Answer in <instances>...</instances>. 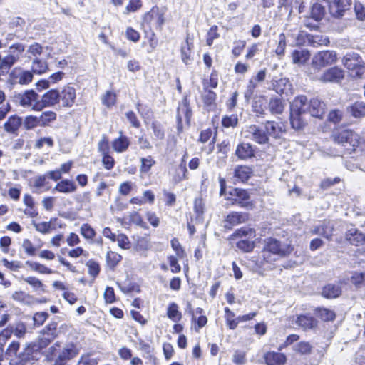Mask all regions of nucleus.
<instances>
[{
    "instance_id": "nucleus-1",
    "label": "nucleus",
    "mask_w": 365,
    "mask_h": 365,
    "mask_svg": "<svg viewBox=\"0 0 365 365\" xmlns=\"http://www.w3.org/2000/svg\"><path fill=\"white\" fill-rule=\"evenodd\" d=\"M293 248L290 245L282 246L276 239L268 238L264 241V246L261 255L252 262L255 263L256 269L264 267L266 265H267V268H271L274 262L279 257L290 254Z\"/></svg>"
},
{
    "instance_id": "nucleus-2",
    "label": "nucleus",
    "mask_w": 365,
    "mask_h": 365,
    "mask_svg": "<svg viewBox=\"0 0 365 365\" xmlns=\"http://www.w3.org/2000/svg\"><path fill=\"white\" fill-rule=\"evenodd\" d=\"M78 354L77 346L69 343L61 349L58 342L55 343L46 351V358L49 361H53V365H66L68 361L74 358Z\"/></svg>"
},
{
    "instance_id": "nucleus-3",
    "label": "nucleus",
    "mask_w": 365,
    "mask_h": 365,
    "mask_svg": "<svg viewBox=\"0 0 365 365\" xmlns=\"http://www.w3.org/2000/svg\"><path fill=\"white\" fill-rule=\"evenodd\" d=\"M307 98L304 96H299L294 98L290 105V122L292 127L299 130L305 125L303 115L308 112Z\"/></svg>"
},
{
    "instance_id": "nucleus-4",
    "label": "nucleus",
    "mask_w": 365,
    "mask_h": 365,
    "mask_svg": "<svg viewBox=\"0 0 365 365\" xmlns=\"http://www.w3.org/2000/svg\"><path fill=\"white\" fill-rule=\"evenodd\" d=\"M219 182L220 185V195H225L227 200H231L232 204H238L242 207H252V204L248 201L250 195L248 192L242 189L234 188L232 189L229 195H227L226 190V182L222 178H219Z\"/></svg>"
},
{
    "instance_id": "nucleus-5",
    "label": "nucleus",
    "mask_w": 365,
    "mask_h": 365,
    "mask_svg": "<svg viewBox=\"0 0 365 365\" xmlns=\"http://www.w3.org/2000/svg\"><path fill=\"white\" fill-rule=\"evenodd\" d=\"M13 101L16 105L25 108H29L34 111H41L39 96L34 90H26L14 94Z\"/></svg>"
},
{
    "instance_id": "nucleus-6",
    "label": "nucleus",
    "mask_w": 365,
    "mask_h": 365,
    "mask_svg": "<svg viewBox=\"0 0 365 365\" xmlns=\"http://www.w3.org/2000/svg\"><path fill=\"white\" fill-rule=\"evenodd\" d=\"M333 137L334 141L344 146L349 153L355 151L360 145L359 136L350 130L336 132Z\"/></svg>"
},
{
    "instance_id": "nucleus-7",
    "label": "nucleus",
    "mask_w": 365,
    "mask_h": 365,
    "mask_svg": "<svg viewBox=\"0 0 365 365\" xmlns=\"http://www.w3.org/2000/svg\"><path fill=\"white\" fill-rule=\"evenodd\" d=\"M24 51V46L21 43L12 45L9 48L10 53L4 58H1L0 70L3 72L8 71L11 67L19 59L20 56Z\"/></svg>"
},
{
    "instance_id": "nucleus-8",
    "label": "nucleus",
    "mask_w": 365,
    "mask_h": 365,
    "mask_svg": "<svg viewBox=\"0 0 365 365\" xmlns=\"http://www.w3.org/2000/svg\"><path fill=\"white\" fill-rule=\"evenodd\" d=\"M337 60L336 53L334 51H322L316 53L312 58V65L317 68L334 64Z\"/></svg>"
},
{
    "instance_id": "nucleus-9",
    "label": "nucleus",
    "mask_w": 365,
    "mask_h": 365,
    "mask_svg": "<svg viewBox=\"0 0 365 365\" xmlns=\"http://www.w3.org/2000/svg\"><path fill=\"white\" fill-rule=\"evenodd\" d=\"M245 137L259 144H265L269 142V137L264 130L256 125L247 126L244 130Z\"/></svg>"
},
{
    "instance_id": "nucleus-10",
    "label": "nucleus",
    "mask_w": 365,
    "mask_h": 365,
    "mask_svg": "<svg viewBox=\"0 0 365 365\" xmlns=\"http://www.w3.org/2000/svg\"><path fill=\"white\" fill-rule=\"evenodd\" d=\"M57 336V324L56 323L48 324L41 332L38 339L39 347L41 349L46 347Z\"/></svg>"
},
{
    "instance_id": "nucleus-11",
    "label": "nucleus",
    "mask_w": 365,
    "mask_h": 365,
    "mask_svg": "<svg viewBox=\"0 0 365 365\" xmlns=\"http://www.w3.org/2000/svg\"><path fill=\"white\" fill-rule=\"evenodd\" d=\"M33 73L29 71H24L21 68H14L9 74V80L13 84L26 85L32 81Z\"/></svg>"
},
{
    "instance_id": "nucleus-12",
    "label": "nucleus",
    "mask_w": 365,
    "mask_h": 365,
    "mask_svg": "<svg viewBox=\"0 0 365 365\" xmlns=\"http://www.w3.org/2000/svg\"><path fill=\"white\" fill-rule=\"evenodd\" d=\"M351 5V0H332L329 4L330 14L335 18L342 17Z\"/></svg>"
},
{
    "instance_id": "nucleus-13",
    "label": "nucleus",
    "mask_w": 365,
    "mask_h": 365,
    "mask_svg": "<svg viewBox=\"0 0 365 365\" xmlns=\"http://www.w3.org/2000/svg\"><path fill=\"white\" fill-rule=\"evenodd\" d=\"M344 78V71L338 67H332L326 70L319 77V80L322 83L341 82Z\"/></svg>"
},
{
    "instance_id": "nucleus-14",
    "label": "nucleus",
    "mask_w": 365,
    "mask_h": 365,
    "mask_svg": "<svg viewBox=\"0 0 365 365\" xmlns=\"http://www.w3.org/2000/svg\"><path fill=\"white\" fill-rule=\"evenodd\" d=\"M20 344L17 341H12L9 346L7 347L5 354L9 358H11L14 356H17L19 359L22 361H25L29 359V356L31 354V349L30 346L28 345L26 348H25L24 352H19L18 354V351L19 349Z\"/></svg>"
},
{
    "instance_id": "nucleus-15",
    "label": "nucleus",
    "mask_w": 365,
    "mask_h": 365,
    "mask_svg": "<svg viewBox=\"0 0 365 365\" xmlns=\"http://www.w3.org/2000/svg\"><path fill=\"white\" fill-rule=\"evenodd\" d=\"M60 101V92L58 90L51 89L44 93L39 100L41 110L44 108L54 106Z\"/></svg>"
},
{
    "instance_id": "nucleus-16",
    "label": "nucleus",
    "mask_w": 365,
    "mask_h": 365,
    "mask_svg": "<svg viewBox=\"0 0 365 365\" xmlns=\"http://www.w3.org/2000/svg\"><path fill=\"white\" fill-rule=\"evenodd\" d=\"M144 20L150 26L155 27L156 29H161L165 22L163 14L158 9H152L150 11L145 14Z\"/></svg>"
},
{
    "instance_id": "nucleus-17",
    "label": "nucleus",
    "mask_w": 365,
    "mask_h": 365,
    "mask_svg": "<svg viewBox=\"0 0 365 365\" xmlns=\"http://www.w3.org/2000/svg\"><path fill=\"white\" fill-rule=\"evenodd\" d=\"M326 106L324 102L318 98H312L309 101L308 112L311 116L317 118H322L325 113Z\"/></svg>"
},
{
    "instance_id": "nucleus-18",
    "label": "nucleus",
    "mask_w": 365,
    "mask_h": 365,
    "mask_svg": "<svg viewBox=\"0 0 365 365\" xmlns=\"http://www.w3.org/2000/svg\"><path fill=\"white\" fill-rule=\"evenodd\" d=\"M76 93L73 87L66 86L60 92V101L64 107H71L76 101Z\"/></svg>"
},
{
    "instance_id": "nucleus-19",
    "label": "nucleus",
    "mask_w": 365,
    "mask_h": 365,
    "mask_svg": "<svg viewBox=\"0 0 365 365\" xmlns=\"http://www.w3.org/2000/svg\"><path fill=\"white\" fill-rule=\"evenodd\" d=\"M35 229L42 233L47 234L56 229V227H62V224L58 222L57 218L53 217L49 222H41L34 224Z\"/></svg>"
},
{
    "instance_id": "nucleus-20",
    "label": "nucleus",
    "mask_w": 365,
    "mask_h": 365,
    "mask_svg": "<svg viewBox=\"0 0 365 365\" xmlns=\"http://www.w3.org/2000/svg\"><path fill=\"white\" fill-rule=\"evenodd\" d=\"M346 240L351 245L359 246L363 244L365 235L356 227H350L346 232Z\"/></svg>"
},
{
    "instance_id": "nucleus-21",
    "label": "nucleus",
    "mask_w": 365,
    "mask_h": 365,
    "mask_svg": "<svg viewBox=\"0 0 365 365\" xmlns=\"http://www.w3.org/2000/svg\"><path fill=\"white\" fill-rule=\"evenodd\" d=\"M333 225L330 221H324L319 225L315 226L311 230V232L314 235H320L327 239H330L332 235Z\"/></svg>"
},
{
    "instance_id": "nucleus-22",
    "label": "nucleus",
    "mask_w": 365,
    "mask_h": 365,
    "mask_svg": "<svg viewBox=\"0 0 365 365\" xmlns=\"http://www.w3.org/2000/svg\"><path fill=\"white\" fill-rule=\"evenodd\" d=\"M363 62L361 58L357 53H347L342 60L343 65L349 69L351 73Z\"/></svg>"
},
{
    "instance_id": "nucleus-23",
    "label": "nucleus",
    "mask_w": 365,
    "mask_h": 365,
    "mask_svg": "<svg viewBox=\"0 0 365 365\" xmlns=\"http://www.w3.org/2000/svg\"><path fill=\"white\" fill-rule=\"evenodd\" d=\"M310 56L309 51L304 48L295 49L291 53L292 63L299 66L305 64Z\"/></svg>"
},
{
    "instance_id": "nucleus-24",
    "label": "nucleus",
    "mask_w": 365,
    "mask_h": 365,
    "mask_svg": "<svg viewBox=\"0 0 365 365\" xmlns=\"http://www.w3.org/2000/svg\"><path fill=\"white\" fill-rule=\"evenodd\" d=\"M247 219L245 214L233 212L227 216L224 226L225 228L231 229L233 226L245 222Z\"/></svg>"
},
{
    "instance_id": "nucleus-25",
    "label": "nucleus",
    "mask_w": 365,
    "mask_h": 365,
    "mask_svg": "<svg viewBox=\"0 0 365 365\" xmlns=\"http://www.w3.org/2000/svg\"><path fill=\"white\" fill-rule=\"evenodd\" d=\"M119 133V137L112 141V148L117 153H124L130 145V140L128 137L123 135L122 131H120Z\"/></svg>"
},
{
    "instance_id": "nucleus-26",
    "label": "nucleus",
    "mask_w": 365,
    "mask_h": 365,
    "mask_svg": "<svg viewBox=\"0 0 365 365\" xmlns=\"http://www.w3.org/2000/svg\"><path fill=\"white\" fill-rule=\"evenodd\" d=\"M264 358L267 365H283L286 362V356L282 353L269 351Z\"/></svg>"
},
{
    "instance_id": "nucleus-27",
    "label": "nucleus",
    "mask_w": 365,
    "mask_h": 365,
    "mask_svg": "<svg viewBox=\"0 0 365 365\" xmlns=\"http://www.w3.org/2000/svg\"><path fill=\"white\" fill-rule=\"evenodd\" d=\"M317 322L310 314H300L296 319V324L304 330L313 329L317 326Z\"/></svg>"
},
{
    "instance_id": "nucleus-28",
    "label": "nucleus",
    "mask_w": 365,
    "mask_h": 365,
    "mask_svg": "<svg viewBox=\"0 0 365 365\" xmlns=\"http://www.w3.org/2000/svg\"><path fill=\"white\" fill-rule=\"evenodd\" d=\"M265 133L267 136H272L274 138H280L283 133V128L281 125L274 121H267L264 125Z\"/></svg>"
},
{
    "instance_id": "nucleus-29",
    "label": "nucleus",
    "mask_w": 365,
    "mask_h": 365,
    "mask_svg": "<svg viewBox=\"0 0 365 365\" xmlns=\"http://www.w3.org/2000/svg\"><path fill=\"white\" fill-rule=\"evenodd\" d=\"M235 153L242 160L250 158L254 155V150L250 143H241L237 147Z\"/></svg>"
},
{
    "instance_id": "nucleus-30",
    "label": "nucleus",
    "mask_w": 365,
    "mask_h": 365,
    "mask_svg": "<svg viewBox=\"0 0 365 365\" xmlns=\"http://www.w3.org/2000/svg\"><path fill=\"white\" fill-rule=\"evenodd\" d=\"M77 189L75 183L70 180H63L58 182L54 190L62 193H71L74 192Z\"/></svg>"
},
{
    "instance_id": "nucleus-31",
    "label": "nucleus",
    "mask_w": 365,
    "mask_h": 365,
    "mask_svg": "<svg viewBox=\"0 0 365 365\" xmlns=\"http://www.w3.org/2000/svg\"><path fill=\"white\" fill-rule=\"evenodd\" d=\"M348 280L356 288L365 287V272L354 271L350 273Z\"/></svg>"
},
{
    "instance_id": "nucleus-32",
    "label": "nucleus",
    "mask_w": 365,
    "mask_h": 365,
    "mask_svg": "<svg viewBox=\"0 0 365 365\" xmlns=\"http://www.w3.org/2000/svg\"><path fill=\"white\" fill-rule=\"evenodd\" d=\"M192 47V43L189 41V38H187L181 47V59L187 65L190 64L192 60L191 57Z\"/></svg>"
},
{
    "instance_id": "nucleus-33",
    "label": "nucleus",
    "mask_w": 365,
    "mask_h": 365,
    "mask_svg": "<svg viewBox=\"0 0 365 365\" xmlns=\"http://www.w3.org/2000/svg\"><path fill=\"white\" fill-rule=\"evenodd\" d=\"M21 124V119L16 116H11L8 120L4 123V127L7 133H16Z\"/></svg>"
},
{
    "instance_id": "nucleus-34",
    "label": "nucleus",
    "mask_w": 365,
    "mask_h": 365,
    "mask_svg": "<svg viewBox=\"0 0 365 365\" xmlns=\"http://www.w3.org/2000/svg\"><path fill=\"white\" fill-rule=\"evenodd\" d=\"M341 293V288L339 285L328 284L323 288L322 295L326 298H336Z\"/></svg>"
},
{
    "instance_id": "nucleus-35",
    "label": "nucleus",
    "mask_w": 365,
    "mask_h": 365,
    "mask_svg": "<svg viewBox=\"0 0 365 365\" xmlns=\"http://www.w3.org/2000/svg\"><path fill=\"white\" fill-rule=\"evenodd\" d=\"M255 235V231L254 229L247 227H243L237 230L232 234V238L235 239L237 237H245L246 239H253Z\"/></svg>"
},
{
    "instance_id": "nucleus-36",
    "label": "nucleus",
    "mask_w": 365,
    "mask_h": 365,
    "mask_svg": "<svg viewBox=\"0 0 365 365\" xmlns=\"http://www.w3.org/2000/svg\"><path fill=\"white\" fill-rule=\"evenodd\" d=\"M348 110L354 118H362L365 116V103L356 102L351 106Z\"/></svg>"
},
{
    "instance_id": "nucleus-37",
    "label": "nucleus",
    "mask_w": 365,
    "mask_h": 365,
    "mask_svg": "<svg viewBox=\"0 0 365 365\" xmlns=\"http://www.w3.org/2000/svg\"><path fill=\"white\" fill-rule=\"evenodd\" d=\"M26 264L31 270L40 274H50L53 272L50 268L36 262L26 261Z\"/></svg>"
},
{
    "instance_id": "nucleus-38",
    "label": "nucleus",
    "mask_w": 365,
    "mask_h": 365,
    "mask_svg": "<svg viewBox=\"0 0 365 365\" xmlns=\"http://www.w3.org/2000/svg\"><path fill=\"white\" fill-rule=\"evenodd\" d=\"M167 315L172 321L177 322L182 318V314L178 309V306L175 303H171L167 309Z\"/></svg>"
},
{
    "instance_id": "nucleus-39",
    "label": "nucleus",
    "mask_w": 365,
    "mask_h": 365,
    "mask_svg": "<svg viewBox=\"0 0 365 365\" xmlns=\"http://www.w3.org/2000/svg\"><path fill=\"white\" fill-rule=\"evenodd\" d=\"M290 83L287 78H281L274 84L275 91L279 94H287L290 91Z\"/></svg>"
},
{
    "instance_id": "nucleus-40",
    "label": "nucleus",
    "mask_w": 365,
    "mask_h": 365,
    "mask_svg": "<svg viewBox=\"0 0 365 365\" xmlns=\"http://www.w3.org/2000/svg\"><path fill=\"white\" fill-rule=\"evenodd\" d=\"M251 173L252 170L250 168L247 166H239L235 170V177L243 182L250 178Z\"/></svg>"
},
{
    "instance_id": "nucleus-41",
    "label": "nucleus",
    "mask_w": 365,
    "mask_h": 365,
    "mask_svg": "<svg viewBox=\"0 0 365 365\" xmlns=\"http://www.w3.org/2000/svg\"><path fill=\"white\" fill-rule=\"evenodd\" d=\"M211 139V142L210 143V148H209V152H212L214 149V140L215 138H212V130L210 128L201 131L200 135L199 141H200L202 143H205L207 141H209Z\"/></svg>"
},
{
    "instance_id": "nucleus-42",
    "label": "nucleus",
    "mask_w": 365,
    "mask_h": 365,
    "mask_svg": "<svg viewBox=\"0 0 365 365\" xmlns=\"http://www.w3.org/2000/svg\"><path fill=\"white\" fill-rule=\"evenodd\" d=\"M23 279L28 284L31 286L35 291H39L42 292H45V286L39 279L35 277H27L23 278Z\"/></svg>"
},
{
    "instance_id": "nucleus-43",
    "label": "nucleus",
    "mask_w": 365,
    "mask_h": 365,
    "mask_svg": "<svg viewBox=\"0 0 365 365\" xmlns=\"http://www.w3.org/2000/svg\"><path fill=\"white\" fill-rule=\"evenodd\" d=\"M202 98L207 107L210 109L215 107V102L216 100V94L215 92L208 90L207 88H205Z\"/></svg>"
},
{
    "instance_id": "nucleus-44",
    "label": "nucleus",
    "mask_w": 365,
    "mask_h": 365,
    "mask_svg": "<svg viewBox=\"0 0 365 365\" xmlns=\"http://www.w3.org/2000/svg\"><path fill=\"white\" fill-rule=\"evenodd\" d=\"M31 69L32 72L41 74L48 70V65L46 61L36 58L32 62Z\"/></svg>"
},
{
    "instance_id": "nucleus-45",
    "label": "nucleus",
    "mask_w": 365,
    "mask_h": 365,
    "mask_svg": "<svg viewBox=\"0 0 365 365\" xmlns=\"http://www.w3.org/2000/svg\"><path fill=\"white\" fill-rule=\"evenodd\" d=\"M40 120V125L41 127L48 125L49 123L53 121L56 118V113L53 111H45L43 112L40 116H38Z\"/></svg>"
},
{
    "instance_id": "nucleus-46",
    "label": "nucleus",
    "mask_w": 365,
    "mask_h": 365,
    "mask_svg": "<svg viewBox=\"0 0 365 365\" xmlns=\"http://www.w3.org/2000/svg\"><path fill=\"white\" fill-rule=\"evenodd\" d=\"M121 259V255L117 252L109 251L106 255L107 264L111 268H114Z\"/></svg>"
},
{
    "instance_id": "nucleus-47",
    "label": "nucleus",
    "mask_w": 365,
    "mask_h": 365,
    "mask_svg": "<svg viewBox=\"0 0 365 365\" xmlns=\"http://www.w3.org/2000/svg\"><path fill=\"white\" fill-rule=\"evenodd\" d=\"M205 205L202 198H197L194 202V210L197 215L196 220L202 222L203 220L202 215L204 214Z\"/></svg>"
},
{
    "instance_id": "nucleus-48",
    "label": "nucleus",
    "mask_w": 365,
    "mask_h": 365,
    "mask_svg": "<svg viewBox=\"0 0 365 365\" xmlns=\"http://www.w3.org/2000/svg\"><path fill=\"white\" fill-rule=\"evenodd\" d=\"M255 246V242L249 240V239H242L237 242V248L245 252L252 251Z\"/></svg>"
},
{
    "instance_id": "nucleus-49",
    "label": "nucleus",
    "mask_w": 365,
    "mask_h": 365,
    "mask_svg": "<svg viewBox=\"0 0 365 365\" xmlns=\"http://www.w3.org/2000/svg\"><path fill=\"white\" fill-rule=\"evenodd\" d=\"M312 349V346L310 344L306 341H301L293 346L294 351L300 354H309L311 353Z\"/></svg>"
},
{
    "instance_id": "nucleus-50",
    "label": "nucleus",
    "mask_w": 365,
    "mask_h": 365,
    "mask_svg": "<svg viewBox=\"0 0 365 365\" xmlns=\"http://www.w3.org/2000/svg\"><path fill=\"white\" fill-rule=\"evenodd\" d=\"M141 165L140 168V171L142 173H148L152 168V166L155 163V161L151 156H148L147 158H142L140 159Z\"/></svg>"
},
{
    "instance_id": "nucleus-51",
    "label": "nucleus",
    "mask_w": 365,
    "mask_h": 365,
    "mask_svg": "<svg viewBox=\"0 0 365 365\" xmlns=\"http://www.w3.org/2000/svg\"><path fill=\"white\" fill-rule=\"evenodd\" d=\"M38 116L28 115L24 119V126L27 130L41 126Z\"/></svg>"
},
{
    "instance_id": "nucleus-52",
    "label": "nucleus",
    "mask_w": 365,
    "mask_h": 365,
    "mask_svg": "<svg viewBox=\"0 0 365 365\" xmlns=\"http://www.w3.org/2000/svg\"><path fill=\"white\" fill-rule=\"evenodd\" d=\"M269 110L273 114L282 113L284 110V106L280 100L272 99L269 103Z\"/></svg>"
},
{
    "instance_id": "nucleus-53",
    "label": "nucleus",
    "mask_w": 365,
    "mask_h": 365,
    "mask_svg": "<svg viewBox=\"0 0 365 365\" xmlns=\"http://www.w3.org/2000/svg\"><path fill=\"white\" fill-rule=\"evenodd\" d=\"M318 316L324 321H332L336 317L335 313L332 310L326 308L319 309Z\"/></svg>"
},
{
    "instance_id": "nucleus-54",
    "label": "nucleus",
    "mask_w": 365,
    "mask_h": 365,
    "mask_svg": "<svg viewBox=\"0 0 365 365\" xmlns=\"http://www.w3.org/2000/svg\"><path fill=\"white\" fill-rule=\"evenodd\" d=\"M142 7L141 0H130L125 8L124 14L135 12Z\"/></svg>"
},
{
    "instance_id": "nucleus-55",
    "label": "nucleus",
    "mask_w": 365,
    "mask_h": 365,
    "mask_svg": "<svg viewBox=\"0 0 365 365\" xmlns=\"http://www.w3.org/2000/svg\"><path fill=\"white\" fill-rule=\"evenodd\" d=\"M286 48V36L285 34L282 33L278 36V45L275 49V53L277 56H283L284 54Z\"/></svg>"
},
{
    "instance_id": "nucleus-56",
    "label": "nucleus",
    "mask_w": 365,
    "mask_h": 365,
    "mask_svg": "<svg viewBox=\"0 0 365 365\" xmlns=\"http://www.w3.org/2000/svg\"><path fill=\"white\" fill-rule=\"evenodd\" d=\"M14 335L18 338H23L26 332V327L22 322H18L11 326Z\"/></svg>"
},
{
    "instance_id": "nucleus-57",
    "label": "nucleus",
    "mask_w": 365,
    "mask_h": 365,
    "mask_svg": "<svg viewBox=\"0 0 365 365\" xmlns=\"http://www.w3.org/2000/svg\"><path fill=\"white\" fill-rule=\"evenodd\" d=\"M81 234L87 240H93L96 232L88 224L86 223L81 227Z\"/></svg>"
},
{
    "instance_id": "nucleus-58",
    "label": "nucleus",
    "mask_w": 365,
    "mask_h": 365,
    "mask_svg": "<svg viewBox=\"0 0 365 365\" xmlns=\"http://www.w3.org/2000/svg\"><path fill=\"white\" fill-rule=\"evenodd\" d=\"M151 247V242L148 237H140L137 240L136 248L138 250H148Z\"/></svg>"
},
{
    "instance_id": "nucleus-59",
    "label": "nucleus",
    "mask_w": 365,
    "mask_h": 365,
    "mask_svg": "<svg viewBox=\"0 0 365 365\" xmlns=\"http://www.w3.org/2000/svg\"><path fill=\"white\" fill-rule=\"evenodd\" d=\"M312 16L316 20L321 19L324 14V8L320 4H314L312 7Z\"/></svg>"
},
{
    "instance_id": "nucleus-60",
    "label": "nucleus",
    "mask_w": 365,
    "mask_h": 365,
    "mask_svg": "<svg viewBox=\"0 0 365 365\" xmlns=\"http://www.w3.org/2000/svg\"><path fill=\"white\" fill-rule=\"evenodd\" d=\"M258 83L251 78L247 85L246 91H245V97L249 100L253 96L255 88L257 87Z\"/></svg>"
},
{
    "instance_id": "nucleus-61",
    "label": "nucleus",
    "mask_w": 365,
    "mask_h": 365,
    "mask_svg": "<svg viewBox=\"0 0 365 365\" xmlns=\"http://www.w3.org/2000/svg\"><path fill=\"white\" fill-rule=\"evenodd\" d=\"M220 37V34L217 32V26H212L207 34V39L206 43L208 46H211L213 43L214 40Z\"/></svg>"
},
{
    "instance_id": "nucleus-62",
    "label": "nucleus",
    "mask_w": 365,
    "mask_h": 365,
    "mask_svg": "<svg viewBox=\"0 0 365 365\" xmlns=\"http://www.w3.org/2000/svg\"><path fill=\"white\" fill-rule=\"evenodd\" d=\"M354 10L357 19L364 21L365 19V7L359 1H355Z\"/></svg>"
},
{
    "instance_id": "nucleus-63",
    "label": "nucleus",
    "mask_w": 365,
    "mask_h": 365,
    "mask_svg": "<svg viewBox=\"0 0 365 365\" xmlns=\"http://www.w3.org/2000/svg\"><path fill=\"white\" fill-rule=\"evenodd\" d=\"M22 247L24 252L29 256H34L36 254V248L29 239H24L22 242Z\"/></svg>"
},
{
    "instance_id": "nucleus-64",
    "label": "nucleus",
    "mask_w": 365,
    "mask_h": 365,
    "mask_svg": "<svg viewBox=\"0 0 365 365\" xmlns=\"http://www.w3.org/2000/svg\"><path fill=\"white\" fill-rule=\"evenodd\" d=\"M88 267V272L90 275L93 277H96L100 271L99 265L97 262L93 260H89L86 264Z\"/></svg>"
}]
</instances>
